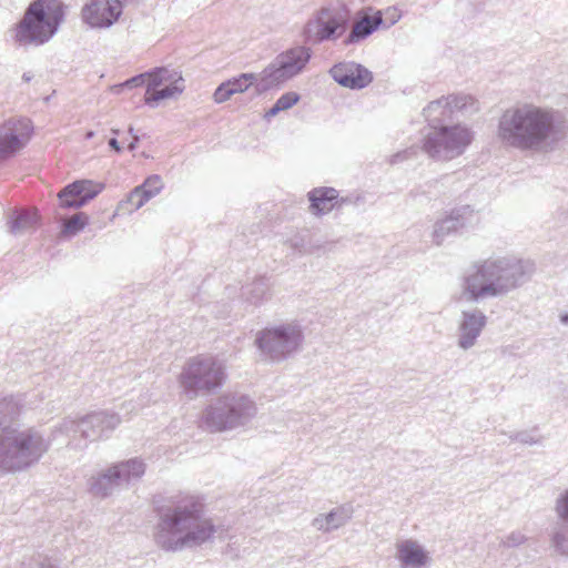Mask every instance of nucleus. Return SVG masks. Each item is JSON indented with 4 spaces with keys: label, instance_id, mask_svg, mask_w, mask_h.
Segmentation results:
<instances>
[{
    "label": "nucleus",
    "instance_id": "nucleus-1",
    "mask_svg": "<svg viewBox=\"0 0 568 568\" xmlns=\"http://www.w3.org/2000/svg\"><path fill=\"white\" fill-rule=\"evenodd\" d=\"M156 524L153 539L165 551H181L211 540L216 532L212 519L205 516V506L199 496L180 493L163 503L154 501Z\"/></svg>",
    "mask_w": 568,
    "mask_h": 568
},
{
    "label": "nucleus",
    "instance_id": "nucleus-2",
    "mask_svg": "<svg viewBox=\"0 0 568 568\" xmlns=\"http://www.w3.org/2000/svg\"><path fill=\"white\" fill-rule=\"evenodd\" d=\"M568 132V121L556 110L523 104L504 111L498 121L500 142L524 152L555 151Z\"/></svg>",
    "mask_w": 568,
    "mask_h": 568
},
{
    "label": "nucleus",
    "instance_id": "nucleus-3",
    "mask_svg": "<svg viewBox=\"0 0 568 568\" xmlns=\"http://www.w3.org/2000/svg\"><path fill=\"white\" fill-rule=\"evenodd\" d=\"M21 407L13 396L0 395V469L26 470L48 452L50 440L33 427L21 428Z\"/></svg>",
    "mask_w": 568,
    "mask_h": 568
},
{
    "label": "nucleus",
    "instance_id": "nucleus-4",
    "mask_svg": "<svg viewBox=\"0 0 568 568\" xmlns=\"http://www.w3.org/2000/svg\"><path fill=\"white\" fill-rule=\"evenodd\" d=\"M536 271L530 260L503 256L475 263L462 284V293L469 302L498 297L527 283Z\"/></svg>",
    "mask_w": 568,
    "mask_h": 568
},
{
    "label": "nucleus",
    "instance_id": "nucleus-5",
    "mask_svg": "<svg viewBox=\"0 0 568 568\" xmlns=\"http://www.w3.org/2000/svg\"><path fill=\"white\" fill-rule=\"evenodd\" d=\"M63 19L60 0H34L17 26L16 41L20 45H41L57 33Z\"/></svg>",
    "mask_w": 568,
    "mask_h": 568
},
{
    "label": "nucleus",
    "instance_id": "nucleus-6",
    "mask_svg": "<svg viewBox=\"0 0 568 568\" xmlns=\"http://www.w3.org/2000/svg\"><path fill=\"white\" fill-rule=\"evenodd\" d=\"M256 412V405L248 396L226 394L204 409L202 423L212 433L224 432L246 425Z\"/></svg>",
    "mask_w": 568,
    "mask_h": 568
},
{
    "label": "nucleus",
    "instance_id": "nucleus-7",
    "mask_svg": "<svg viewBox=\"0 0 568 568\" xmlns=\"http://www.w3.org/2000/svg\"><path fill=\"white\" fill-rule=\"evenodd\" d=\"M225 378V365L219 358L211 355H199L185 363L179 382L186 396L193 399L201 392L211 393L221 388Z\"/></svg>",
    "mask_w": 568,
    "mask_h": 568
},
{
    "label": "nucleus",
    "instance_id": "nucleus-8",
    "mask_svg": "<svg viewBox=\"0 0 568 568\" xmlns=\"http://www.w3.org/2000/svg\"><path fill=\"white\" fill-rule=\"evenodd\" d=\"M312 58V50L297 45L280 53L260 74L255 84L257 93H264L300 74Z\"/></svg>",
    "mask_w": 568,
    "mask_h": 568
},
{
    "label": "nucleus",
    "instance_id": "nucleus-9",
    "mask_svg": "<svg viewBox=\"0 0 568 568\" xmlns=\"http://www.w3.org/2000/svg\"><path fill=\"white\" fill-rule=\"evenodd\" d=\"M304 341L298 324L286 323L266 327L256 337V345L263 356L272 362H282L295 354Z\"/></svg>",
    "mask_w": 568,
    "mask_h": 568
},
{
    "label": "nucleus",
    "instance_id": "nucleus-10",
    "mask_svg": "<svg viewBox=\"0 0 568 568\" xmlns=\"http://www.w3.org/2000/svg\"><path fill=\"white\" fill-rule=\"evenodd\" d=\"M469 129L457 125H440L427 133L423 140V151L437 161H448L463 154L471 143Z\"/></svg>",
    "mask_w": 568,
    "mask_h": 568
},
{
    "label": "nucleus",
    "instance_id": "nucleus-11",
    "mask_svg": "<svg viewBox=\"0 0 568 568\" xmlns=\"http://www.w3.org/2000/svg\"><path fill=\"white\" fill-rule=\"evenodd\" d=\"M120 423L121 418L118 414L100 410L88 414L80 419L64 418L59 429L68 435L79 433L82 438L95 442L109 437Z\"/></svg>",
    "mask_w": 568,
    "mask_h": 568
},
{
    "label": "nucleus",
    "instance_id": "nucleus-12",
    "mask_svg": "<svg viewBox=\"0 0 568 568\" xmlns=\"http://www.w3.org/2000/svg\"><path fill=\"white\" fill-rule=\"evenodd\" d=\"M145 473V465L141 459L132 458L119 463L90 481V491L101 498L112 494L114 488L121 485H128L133 480L140 479Z\"/></svg>",
    "mask_w": 568,
    "mask_h": 568
},
{
    "label": "nucleus",
    "instance_id": "nucleus-13",
    "mask_svg": "<svg viewBox=\"0 0 568 568\" xmlns=\"http://www.w3.org/2000/svg\"><path fill=\"white\" fill-rule=\"evenodd\" d=\"M347 27V20L337 11L324 7L310 19L304 29L303 37L306 42L320 44L337 39Z\"/></svg>",
    "mask_w": 568,
    "mask_h": 568
},
{
    "label": "nucleus",
    "instance_id": "nucleus-14",
    "mask_svg": "<svg viewBox=\"0 0 568 568\" xmlns=\"http://www.w3.org/2000/svg\"><path fill=\"white\" fill-rule=\"evenodd\" d=\"M33 126L28 118L9 119L0 125V162L14 156L31 139Z\"/></svg>",
    "mask_w": 568,
    "mask_h": 568
},
{
    "label": "nucleus",
    "instance_id": "nucleus-15",
    "mask_svg": "<svg viewBox=\"0 0 568 568\" xmlns=\"http://www.w3.org/2000/svg\"><path fill=\"white\" fill-rule=\"evenodd\" d=\"M120 0H91L81 11L83 22L91 28H110L122 14Z\"/></svg>",
    "mask_w": 568,
    "mask_h": 568
},
{
    "label": "nucleus",
    "instance_id": "nucleus-16",
    "mask_svg": "<svg viewBox=\"0 0 568 568\" xmlns=\"http://www.w3.org/2000/svg\"><path fill=\"white\" fill-rule=\"evenodd\" d=\"M328 73L335 82L351 90L364 89L373 81V73L366 67L352 61L334 64Z\"/></svg>",
    "mask_w": 568,
    "mask_h": 568
},
{
    "label": "nucleus",
    "instance_id": "nucleus-17",
    "mask_svg": "<svg viewBox=\"0 0 568 568\" xmlns=\"http://www.w3.org/2000/svg\"><path fill=\"white\" fill-rule=\"evenodd\" d=\"M103 189L90 180H79L65 185L58 194L60 206L63 209H79L94 199Z\"/></svg>",
    "mask_w": 568,
    "mask_h": 568
},
{
    "label": "nucleus",
    "instance_id": "nucleus-18",
    "mask_svg": "<svg viewBox=\"0 0 568 568\" xmlns=\"http://www.w3.org/2000/svg\"><path fill=\"white\" fill-rule=\"evenodd\" d=\"M487 324V316L480 310L463 311L458 325L457 345L462 349L471 348Z\"/></svg>",
    "mask_w": 568,
    "mask_h": 568
},
{
    "label": "nucleus",
    "instance_id": "nucleus-19",
    "mask_svg": "<svg viewBox=\"0 0 568 568\" xmlns=\"http://www.w3.org/2000/svg\"><path fill=\"white\" fill-rule=\"evenodd\" d=\"M555 513L561 521L551 532L550 541L556 552L568 557V487L555 500Z\"/></svg>",
    "mask_w": 568,
    "mask_h": 568
},
{
    "label": "nucleus",
    "instance_id": "nucleus-20",
    "mask_svg": "<svg viewBox=\"0 0 568 568\" xmlns=\"http://www.w3.org/2000/svg\"><path fill=\"white\" fill-rule=\"evenodd\" d=\"M473 213L474 211L469 205H463L452 210L449 215L435 224L433 233L435 243L440 245L447 235L463 229L473 217Z\"/></svg>",
    "mask_w": 568,
    "mask_h": 568
},
{
    "label": "nucleus",
    "instance_id": "nucleus-21",
    "mask_svg": "<svg viewBox=\"0 0 568 568\" xmlns=\"http://www.w3.org/2000/svg\"><path fill=\"white\" fill-rule=\"evenodd\" d=\"M396 558L404 568H423L428 561V554L415 540L405 539L396 545Z\"/></svg>",
    "mask_w": 568,
    "mask_h": 568
},
{
    "label": "nucleus",
    "instance_id": "nucleus-22",
    "mask_svg": "<svg viewBox=\"0 0 568 568\" xmlns=\"http://www.w3.org/2000/svg\"><path fill=\"white\" fill-rule=\"evenodd\" d=\"M384 24L382 11H376L373 16H366L358 19L348 36L344 40L345 45H351L365 40Z\"/></svg>",
    "mask_w": 568,
    "mask_h": 568
},
{
    "label": "nucleus",
    "instance_id": "nucleus-23",
    "mask_svg": "<svg viewBox=\"0 0 568 568\" xmlns=\"http://www.w3.org/2000/svg\"><path fill=\"white\" fill-rule=\"evenodd\" d=\"M310 209L315 215L331 212L338 203V192L334 187H317L308 193Z\"/></svg>",
    "mask_w": 568,
    "mask_h": 568
},
{
    "label": "nucleus",
    "instance_id": "nucleus-24",
    "mask_svg": "<svg viewBox=\"0 0 568 568\" xmlns=\"http://www.w3.org/2000/svg\"><path fill=\"white\" fill-rule=\"evenodd\" d=\"M148 91H154V89L171 83L184 84V80L180 71L170 69L168 67H158L148 71Z\"/></svg>",
    "mask_w": 568,
    "mask_h": 568
},
{
    "label": "nucleus",
    "instance_id": "nucleus-25",
    "mask_svg": "<svg viewBox=\"0 0 568 568\" xmlns=\"http://www.w3.org/2000/svg\"><path fill=\"white\" fill-rule=\"evenodd\" d=\"M270 283L265 276H260L242 287V297L252 305H258L268 297Z\"/></svg>",
    "mask_w": 568,
    "mask_h": 568
},
{
    "label": "nucleus",
    "instance_id": "nucleus-26",
    "mask_svg": "<svg viewBox=\"0 0 568 568\" xmlns=\"http://www.w3.org/2000/svg\"><path fill=\"white\" fill-rule=\"evenodd\" d=\"M38 212L36 210H16L11 213L8 225L12 234L32 229L38 223Z\"/></svg>",
    "mask_w": 568,
    "mask_h": 568
},
{
    "label": "nucleus",
    "instance_id": "nucleus-27",
    "mask_svg": "<svg viewBox=\"0 0 568 568\" xmlns=\"http://www.w3.org/2000/svg\"><path fill=\"white\" fill-rule=\"evenodd\" d=\"M445 108H448L449 114L457 110L467 114H473L479 110L477 100L469 94H452L445 98Z\"/></svg>",
    "mask_w": 568,
    "mask_h": 568
},
{
    "label": "nucleus",
    "instance_id": "nucleus-28",
    "mask_svg": "<svg viewBox=\"0 0 568 568\" xmlns=\"http://www.w3.org/2000/svg\"><path fill=\"white\" fill-rule=\"evenodd\" d=\"M184 91V84L171 83L164 84L162 89H154V91L145 92L144 101L148 105L154 108L162 100L172 99L178 97Z\"/></svg>",
    "mask_w": 568,
    "mask_h": 568
},
{
    "label": "nucleus",
    "instance_id": "nucleus-29",
    "mask_svg": "<svg viewBox=\"0 0 568 568\" xmlns=\"http://www.w3.org/2000/svg\"><path fill=\"white\" fill-rule=\"evenodd\" d=\"M423 113L430 126L439 125L449 114L448 108H445V98L432 101Z\"/></svg>",
    "mask_w": 568,
    "mask_h": 568
},
{
    "label": "nucleus",
    "instance_id": "nucleus-30",
    "mask_svg": "<svg viewBox=\"0 0 568 568\" xmlns=\"http://www.w3.org/2000/svg\"><path fill=\"white\" fill-rule=\"evenodd\" d=\"M352 518V510L348 507H337L325 515V521L329 531L343 527Z\"/></svg>",
    "mask_w": 568,
    "mask_h": 568
},
{
    "label": "nucleus",
    "instance_id": "nucleus-31",
    "mask_svg": "<svg viewBox=\"0 0 568 568\" xmlns=\"http://www.w3.org/2000/svg\"><path fill=\"white\" fill-rule=\"evenodd\" d=\"M88 222L89 217L85 213H77L69 221L63 223L61 234L64 236H73L81 232L85 227Z\"/></svg>",
    "mask_w": 568,
    "mask_h": 568
},
{
    "label": "nucleus",
    "instance_id": "nucleus-32",
    "mask_svg": "<svg viewBox=\"0 0 568 568\" xmlns=\"http://www.w3.org/2000/svg\"><path fill=\"white\" fill-rule=\"evenodd\" d=\"M260 78L255 73H241L230 80H226L229 88L232 89L233 93L245 92L252 84L257 83Z\"/></svg>",
    "mask_w": 568,
    "mask_h": 568
},
{
    "label": "nucleus",
    "instance_id": "nucleus-33",
    "mask_svg": "<svg viewBox=\"0 0 568 568\" xmlns=\"http://www.w3.org/2000/svg\"><path fill=\"white\" fill-rule=\"evenodd\" d=\"M139 187L145 193L144 200H151L163 189V182L160 175L153 174L146 178Z\"/></svg>",
    "mask_w": 568,
    "mask_h": 568
},
{
    "label": "nucleus",
    "instance_id": "nucleus-34",
    "mask_svg": "<svg viewBox=\"0 0 568 568\" xmlns=\"http://www.w3.org/2000/svg\"><path fill=\"white\" fill-rule=\"evenodd\" d=\"M301 97L298 93L290 91L284 94H282L277 100L276 104L280 106L282 111L288 110L292 106H294L298 101Z\"/></svg>",
    "mask_w": 568,
    "mask_h": 568
},
{
    "label": "nucleus",
    "instance_id": "nucleus-35",
    "mask_svg": "<svg viewBox=\"0 0 568 568\" xmlns=\"http://www.w3.org/2000/svg\"><path fill=\"white\" fill-rule=\"evenodd\" d=\"M145 193L141 191L139 186L134 187L128 195L126 202L132 205L133 210H139L149 200H144Z\"/></svg>",
    "mask_w": 568,
    "mask_h": 568
},
{
    "label": "nucleus",
    "instance_id": "nucleus-36",
    "mask_svg": "<svg viewBox=\"0 0 568 568\" xmlns=\"http://www.w3.org/2000/svg\"><path fill=\"white\" fill-rule=\"evenodd\" d=\"M232 95H234L232 89L229 88V83L224 81L215 89L213 99L216 103H223L227 101Z\"/></svg>",
    "mask_w": 568,
    "mask_h": 568
},
{
    "label": "nucleus",
    "instance_id": "nucleus-37",
    "mask_svg": "<svg viewBox=\"0 0 568 568\" xmlns=\"http://www.w3.org/2000/svg\"><path fill=\"white\" fill-rule=\"evenodd\" d=\"M526 541L525 535L520 531L510 532L505 539L501 540V545L505 547H517Z\"/></svg>",
    "mask_w": 568,
    "mask_h": 568
},
{
    "label": "nucleus",
    "instance_id": "nucleus-38",
    "mask_svg": "<svg viewBox=\"0 0 568 568\" xmlns=\"http://www.w3.org/2000/svg\"><path fill=\"white\" fill-rule=\"evenodd\" d=\"M148 81H149V74H148V72H145V73H141V74H138V75H134V77L128 79L122 85L126 87V88H135V87H141L143 84H148Z\"/></svg>",
    "mask_w": 568,
    "mask_h": 568
},
{
    "label": "nucleus",
    "instance_id": "nucleus-39",
    "mask_svg": "<svg viewBox=\"0 0 568 568\" xmlns=\"http://www.w3.org/2000/svg\"><path fill=\"white\" fill-rule=\"evenodd\" d=\"M386 19L384 20V27L389 28L394 26L400 19V12L397 8H388L385 11Z\"/></svg>",
    "mask_w": 568,
    "mask_h": 568
},
{
    "label": "nucleus",
    "instance_id": "nucleus-40",
    "mask_svg": "<svg viewBox=\"0 0 568 568\" xmlns=\"http://www.w3.org/2000/svg\"><path fill=\"white\" fill-rule=\"evenodd\" d=\"M516 442H519V443L526 444V445H535V444H538L540 442V439L535 438V436L530 432L523 430V432H516Z\"/></svg>",
    "mask_w": 568,
    "mask_h": 568
},
{
    "label": "nucleus",
    "instance_id": "nucleus-41",
    "mask_svg": "<svg viewBox=\"0 0 568 568\" xmlns=\"http://www.w3.org/2000/svg\"><path fill=\"white\" fill-rule=\"evenodd\" d=\"M28 568H57L54 565L50 562L48 558L42 556L33 557L28 564Z\"/></svg>",
    "mask_w": 568,
    "mask_h": 568
},
{
    "label": "nucleus",
    "instance_id": "nucleus-42",
    "mask_svg": "<svg viewBox=\"0 0 568 568\" xmlns=\"http://www.w3.org/2000/svg\"><path fill=\"white\" fill-rule=\"evenodd\" d=\"M312 526L320 531L329 532L328 525L325 521V515L316 516L312 521Z\"/></svg>",
    "mask_w": 568,
    "mask_h": 568
},
{
    "label": "nucleus",
    "instance_id": "nucleus-43",
    "mask_svg": "<svg viewBox=\"0 0 568 568\" xmlns=\"http://www.w3.org/2000/svg\"><path fill=\"white\" fill-rule=\"evenodd\" d=\"M108 143H109V146H110L113 151H115L116 153H121V152H122V150H123V149H122V146H121V144H120V142L118 141V139H116V138H111V139L109 140V142H108Z\"/></svg>",
    "mask_w": 568,
    "mask_h": 568
},
{
    "label": "nucleus",
    "instance_id": "nucleus-44",
    "mask_svg": "<svg viewBox=\"0 0 568 568\" xmlns=\"http://www.w3.org/2000/svg\"><path fill=\"white\" fill-rule=\"evenodd\" d=\"M282 110L280 109V106L276 103H274L272 105V108L268 111H266L264 118L265 119L273 118V116L277 115Z\"/></svg>",
    "mask_w": 568,
    "mask_h": 568
},
{
    "label": "nucleus",
    "instance_id": "nucleus-45",
    "mask_svg": "<svg viewBox=\"0 0 568 568\" xmlns=\"http://www.w3.org/2000/svg\"><path fill=\"white\" fill-rule=\"evenodd\" d=\"M406 153L407 152L405 151V152H398V153L394 154L390 159V163L395 164V163L403 161L404 159H406Z\"/></svg>",
    "mask_w": 568,
    "mask_h": 568
},
{
    "label": "nucleus",
    "instance_id": "nucleus-46",
    "mask_svg": "<svg viewBox=\"0 0 568 568\" xmlns=\"http://www.w3.org/2000/svg\"><path fill=\"white\" fill-rule=\"evenodd\" d=\"M140 138L138 135H133L132 141L128 144V150L133 152L139 144Z\"/></svg>",
    "mask_w": 568,
    "mask_h": 568
},
{
    "label": "nucleus",
    "instance_id": "nucleus-47",
    "mask_svg": "<svg viewBox=\"0 0 568 568\" xmlns=\"http://www.w3.org/2000/svg\"><path fill=\"white\" fill-rule=\"evenodd\" d=\"M338 203L339 204L336 205V209H341L344 205L351 204V203H354V202H353V200L349 196H346V197H339L338 196Z\"/></svg>",
    "mask_w": 568,
    "mask_h": 568
},
{
    "label": "nucleus",
    "instance_id": "nucleus-48",
    "mask_svg": "<svg viewBox=\"0 0 568 568\" xmlns=\"http://www.w3.org/2000/svg\"><path fill=\"white\" fill-rule=\"evenodd\" d=\"M560 322L566 325L568 324V313L560 315Z\"/></svg>",
    "mask_w": 568,
    "mask_h": 568
},
{
    "label": "nucleus",
    "instance_id": "nucleus-49",
    "mask_svg": "<svg viewBox=\"0 0 568 568\" xmlns=\"http://www.w3.org/2000/svg\"><path fill=\"white\" fill-rule=\"evenodd\" d=\"M22 79L23 81L29 82L32 79V74L29 72H24Z\"/></svg>",
    "mask_w": 568,
    "mask_h": 568
},
{
    "label": "nucleus",
    "instance_id": "nucleus-50",
    "mask_svg": "<svg viewBox=\"0 0 568 568\" xmlns=\"http://www.w3.org/2000/svg\"><path fill=\"white\" fill-rule=\"evenodd\" d=\"M292 245H293L294 248H298V251L302 252V248H301L302 247V243H300L298 241H295V242H293Z\"/></svg>",
    "mask_w": 568,
    "mask_h": 568
},
{
    "label": "nucleus",
    "instance_id": "nucleus-51",
    "mask_svg": "<svg viewBox=\"0 0 568 568\" xmlns=\"http://www.w3.org/2000/svg\"><path fill=\"white\" fill-rule=\"evenodd\" d=\"M508 437H509V439H511V440H515V442H516V433H510V434H508Z\"/></svg>",
    "mask_w": 568,
    "mask_h": 568
},
{
    "label": "nucleus",
    "instance_id": "nucleus-52",
    "mask_svg": "<svg viewBox=\"0 0 568 568\" xmlns=\"http://www.w3.org/2000/svg\"><path fill=\"white\" fill-rule=\"evenodd\" d=\"M94 135L92 131L87 132V139H91Z\"/></svg>",
    "mask_w": 568,
    "mask_h": 568
},
{
    "label": "nucleus",
    "instance_id": "nucleus-53",
    "mask_svg": "<svg viewBox=\"0 0 568 568\" xmlns=\"http://www.w3.org/2000/svg\"><path fill=\"white\" fill-rule=\"evenodd\" d=\"M129 133H130L132 136H133V135H135V134H134L133 126H130V128H129Z\"/></svg>",
    "mask_w": 568,
    "mask_h": 568
},
{
    "label": "nucleus",
    "instance_id": "nucleus-54",
    "mask_svg": "<svg viewBox=\"0 0 568 568\" xmlns=\"http://www.w3.org/2000/svg\"><path fill=\"white\" fill-rule=\"evenodd\" d=\"M119 132H120L119 130H116V129H112V133H113V134L118 135V134H119Z\"/></svg>",
    "mask_w": 568,
    "mask_h": 568
}]
</instances>
